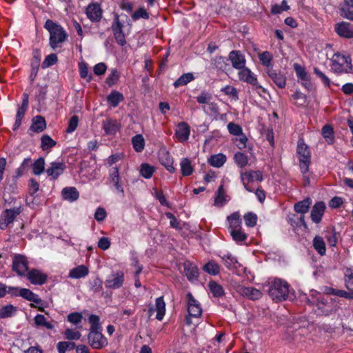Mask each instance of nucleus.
<instances>
[{"instance_id":"8fccbe9b","label":"nucleus","mask_w":353,"mask_h":353,"mask_svg":"<svg viewBox=\"0 0 353 353\" xmlns=\"http://www.w3.org/2000/svg\"><path fill=\"white\" fill-rule=\"evenodd\" d=\"M75 344L73 342L63 341L57 344V349L59 353H65L67 350H73Z\"/></svg>"},{"instance_id":"393cba45","label":"nucleus","mask_w":353,"mask_h":353,"mask_svg":"<svg viewBox=\"0 0 353 353\" xmlns=\"http://www.w3.org/2000/svg\"><path fill=\"white\" fill-rule=\"evenodd\" d=\"M103 128L106 134H115L120 128V124L116 121L108 119L103 121Z\"/></svg>"},{"instance_id":"603ef678","label":"nucleus","mask_w":353,"mask_h":353,"mask_svg":"<svg viewBox=\"0 0 353 353\" xmlns=\"http://www.w3.org/2000/svg\"><path fill=\"white\" fill-rule=\"evenodd\" d=\"M230 234L234 241L241 242L244 241L247 235L241 231V228L236 230H230Z\"/></svg>"},{"instance_id":"1a4fd4ad","label":"nucleus","mask_w":353,"mask_h":353,"mask_svg":"<svg viewBox=\"0 0 353 353\" xmlns=\"http://www.w3.org/2000/svg\"><path fill=\"white\" fill-rule=\"evenodd\" d=\"M123 24L119 21V17L117 14L114 15V23L112 26V32L114 38L120 46L125 43V36L122 30Z\"/></svg>"},{"instance_id":"3c124183","label":"nucleus","mask_w":353,"mask_h":353,"mask_svg":"<svg viewBox=\"0 0 353 353\" xmlns=\"http://www.w3.org/2000/svg\"><path fill=\"white\" fill-rule=\"evenodd\" d=\"M234 158L236 163L241 168H243L248 164V157L243 153L237 152L236 154H235Z\"/></svg>"},{"instance_id":"a19ab883","label":"nucleus","mask_w":353,"mask_h":353,"mask_svg":"<svg viewBox=\"0 0 353 353\" xmlns=\"http://www.w3.org/2000/svg\"><path fill=\"white\" fill-rule=\"evenodd\" d=\"M132 142L133 147L137 152H141L143 150L145 141L141 134L134 136L132 139Z\"/></svg>"},{"instance_id":"e433bc0d","label":"nucleus","mask_w":353,"mask_h":353,"mask_svg":"<svg viewBox=\"0 0 353 353\" xmlns=\"http://www.w3.org/2000/svg\"><path fill=\"white\" fill-rule=\"evenodd\" d=\"M181 170L183 176H186L190 175L193 172V168L190 161L187 158L182 159L181 163Z\"/></svg>"},{"instance_id":"7ed1b4c3","label":"nucleus","mask_w":353,"mask_h":353,"mask_svg":"<svg viewBox=\"0 0 353 353\" xmlns=\"http://www.w3.org/2000/svg\"><path fill=\"white\" fill-rule=\"evenodd\" d=\"M332 69L336 72H348L352 69L351 59L349 57L336 53L332 59Z\"/></svg>"},{"instance_id":"052dcab7","label":"nucleus","mask_w":353,"mask_h":353,"mask_svg":"<svg viewBox=\"0 0 353 353\" xmlns=\"http://www.w3.org/2000/svg\"><path fill=\"white\" fill-rule=\"evenodd\" d=\"M213 63L217 69L221 70H224L228 65L224 60V58L221 56L215 57L213 60Z\"/></svg>"},{"instance_id":"338daca9","label":"nucleus","mask_w":353,"mask_h":353,"mask_svg":"<svg viewBox=\"0 0 353 353\" xmlns=\"http://www.w3.org/2000/svg\"><path fill=\"white\" fill-rule=\"evenodd\" d=\"M294 68L296 71L297 76L301 79H306L309 76L305 70V68L298 63L294 65Z\"/></svg>"},{"instance_id":"4d7b16f0","label":"nucleus","mask_w":353,"mask_h":353,"mask_svg":"<svg viewBox=\"0 0 353 353\" xmlns=\"http://www.w3.org/2000/svg\"><path fill=\"white\" fill-rule=\"evenodd\" d=\"M15 311V307L12 305H6L0 309V318H7Z\"/></svg>"},{"instance_id":"f03ea898","label":"nucleus","mask_w":353,"mask_h":353,"mask_svg":"<svg viewBox=\"0 0 353 353\" xmlns=\"http://www.w3.org/2000/svg\"><path fill=\"white\" fill-rule=\"evenodd\" d=\"M45 28L50 32V45L54 49L57 47V44L63 42L67 34L63 28L59 25L54 23L52 20H47L45 23Z\"/></svg>"},{"instance_id":"680f3d73","label":"nucleus","mask_w":353,"mask_h":353,"mask_svg":"<svg viewBox=\"0 0 353 353\" xmlns=\"http://www.w3.org/2000/svg\"><path fill=\"white\" fill-rule=\"evenodd\" d=\"M78 123H79L78 117L76 115H74L73 117H72L69 121L68 126L66 130V132L68 133H71V132H74L76 130V128H77Z\"/></svg>"},{"instance_id":"6ab92c4d","label":"nucleus","mask_w":353,"mask_h":353,"mask_svg":"<svg viewBox=\"0 0 353 353\" xmlns=\"http://www.w3.org/2000/svg\"><path fill=\"white\" fill-rule=\"evenodd\" d=\"M86 14L92 21H99L102 17V10L99 4H90L87 7Z\"/></svg>"},{"instance_id":"09e8293b","label":"nucleus","mask_w":353,"mask_h":353,"mask_svg":"<svg viewBox=\"0 0 353 353\" xmlns=\"http://www.w3.org/2000/svg\"><path fill=\"white\" fill-rule=\"evenodd\" d=\"M154 171V167L150 165L149 164L143 163L141 165L140 172H141V175L143 177H145L146 179L150 178L152 176Z\"/></svg>"},{"instance_id":"864d4df0","label":"nucleus","mask_w":353,"mask_h":353,"mask_svg":"<svg viewBox=\"0 0 353 353\" xmlns=\"http://www.w3.org/2000/svg\"><path fill=\"white\" fill-rule=\"evenodd\" d=\"M212 99V96L210 93L207 92H203L196 97V101L201 104H209Z\"/></svg>"},{"instance_id":"69168bd1","label":"nucleus","mask_w":353,"mask_h":353,"mask_svg":"<svg viewBox=\"0 0 353 353\" xmlns=\"http://www.w3.org/2000/svg\"><path fill=\"white\" fill-rule=\"evenodd\" d=\"M89 322L91 324L90 331L98 330L100 327L99 317L98 316L94 314L90 315Z\"/></svg>"},{"instance_id":"f257e3e1","label":"nucleus","mask_w":353,"mask_h":353,"mask_svg":"<svg viewBox=\"0 0 353 353\" xmlns=\"http://www.w3.org/2000/svg\"><path fill=\"white\" fill-rule=\"evenodd\" d=\"M268 294L270 296L276 301L285 300L289 294V285L283 280L276 279L269 283Z\"/></svg>"},{"instance_id":"9d476101","label":"nucleus","mask_w":353,"mask_h":353,"mask_svg":"<svg viewBox=\"0 0 353 353\" xmlns=\"http://www.w3.org/2000/svg\"><path fill=\"white\" fill-rule=\"evenodd\" d=\"M90 345L95 349H100L107 345V341L98 330L90 331L88 335Z\"/></svg>"},{"instance_id":"5fc2aeb1","label":"nucleus","mask_w":353,"mask_h":353,"mask_svg":"<svg viewBox=\"0 0 353 353\" xmlns=\"http://www.w3.org/2000/svg\"><path fill=\"white\" fill-rule=\"evenodd\" d=\"M225 198H224V190H223V186L221 185L219 186V189H218V191H217V194L215 197V199H214V204L216 205H219V206H221L223 205L224 202H225Z\"/></svg>"},{"instance_id":"c85d7f7f","label":"nucleus","mask_w":353,"mask_h":353,"mask_svg":"<svg viewBox=\"0 0 353 353\" xmlns=\"http://www.w3.org/2000/svg\"><path fill=\"white\" fill-rule=\"evenodd\" d=\"M46 128V121L41 116H37L32 119L30 129L36 132H41Z\"/></svg>"},{"instance_id":"dca6fc26","label":"nucleus","mask_w":353,"mask_h":353,"mask_svg":"<svg viewBox=\"0 0 353 353\" xmlns=\"http://www.w3.org/2000/svg\"><path fill=\"white\" fill-rule=\"evenodd\" d=\"M65 169V165L63 162H52L50 163V167L46 170V173L53 179H57L63 174Z\"/></svg>"},{"instance_id":"5701e85b","label":"nucleus","mask_w":353,"mask_h":353,"mask_svg":"<svg viewBox=\"0 0 353 353\" xmlns=\"http://www.w3.org/2000/svg\"><path fill=\"white\" fill-rule=\"evenodd\" d=\"M124 276L122 272H117L113 274L111 278L105 281V286L108 288L117 289L119 288L123 283Z\"/></svg>"},{"instance_id":"bb28decb","label":"nucleus","mask_w":353,"mask_h":353,"mask_svg":"<svg viewBox=\"0 0 353 353\" xmlns=\"http://www.w3.org/2000/svg\"><path fill=\"white\" fill-rule=\"evenodd\" d=\"M184 272L188 280H193L198 276V269L190 261H185L183 263Z\"/></svg>"},{"instance_id":"aec40b11","label":"nucleus","mask_w":353,"mask_h":353,"mask_svg":"<svg viewBox=\"0 0 353 353\" xmlns=\"http://www.w3.org/2000/svg\"><path fill=\"white\" fill-rule=\"evenodd\" d=\"M28 95L27 94H24V98L22 101V104L21 107L18 109L17 116H16V121L14 125L13 130H16L18 128L21 123V120L23 118L25 113L28 109Z\"/></svg>"},{"instance_id":"a211bd4d","label":"nucleus","mask_w":353,"mask_h":353,"mask_svg":"<svg viewBox=\"0 0 353 353\" xmlns=\"http://www.w3.org/2000/svg\"><path fill=\"white\" fill-rule=\"evenodd\" d=\"M335 31L341 37L345 38L353 37V26L349 23L341 22L337 23L335 26Z\"/></svg>"},{"instance_id":"f704fd0d","label":"nucleus","mask_w":353,"mask_h":353,"mask_svg":"<svg viewBox=\"0 0 353 353\" xmlns=\"http://www.w3.org/2000/svg\"><path fill=\"white\" fill-rule=\"evenodd\" d=\"M208 287L214 297H221L225 294L223 287L216 281H210Z\"/></svg>"},{"instance_id":"7c9ffc66","label":"nucleus","mask_w":353,"mask_h":353,"mask_svg":"<svg viewBox=\"0 0 353 353\" xmlns=\"http://www.w3.org/2000/svg\"><path fill=\"white\" fill-rule=\"evenodd\" d=\"M19 294L23 298L35 303H41L42 301L41 299L39 298L38 295L34 294L32 291L26 288L21 289Z\"/></svg>"},{"instance_id":"a878e982","label":"nucleus","mask_w":353,"mask_h":353,"mask_svg":"<svg viewBox=\"0 0 353 353\" xmlns=\"http://www.w3.org/2000/svg\"><path fill=\"white\" fill-rule=\"evenodd\" d=\"M268 75L278 87L283 88L285 86V77L281 72H277L274 70H270L268 71Z\"/></svg>"},{"instance_id":"f3484780","label":"nucleus","mask_w":353,"mask_h":353,"mask_svg":"<svg viewBox=\"0 0 353 353\" xmlns=\"http://www.w3.org/2000/svg\"><path fill=\"white\" fill-rule=\"evenodd\" d=\"M237 292L242 296H247L252 300H257L262 296L260 290L252 287L240 286L238 288Z\"/></svg>"},{"instance_id":"13d9d810","label":"nucleus","mask_w":353,"mask_h":353,"mask_svg":"<svg viewBox=\"0 0 353 353\" xmlns=\"http://www.w3.org/2000/svg\"><path fill=\"white\" fill-rule=\"evenodd\" d=\"M57 61H58V58H57V54H50L46 57L45 60L43 61V62L42 63V67L43 68H48L49 66L56 63L57 62Z\"/></svg>"},{"instance_id":"c9c22d12","label":"nucleus","mask_w":353,"mask_h":353,"mask_svg":"<svg viewBox=\"0 0 353 353\" xmlns=\"http://www.w3.org/2000/svg\"><path fill=\"white\" fill-rule=\"evenodd\" d=\"M313 246L319 254L321 256L325 254L326 248L323 238L319 236H316L313 239Z\"/></svg>"},{"instance_id":"72a5a7b5","label":"nucleus","mask_w":353,"mask_h":353,"mask_svg":"<svg viewBox=\"0 0 353 353\" xmlns=\"http://www.w3.org/2000/svg\"><path fill=\"white\" fill-rule=\"evenodd\" d=\"M62 194L65 199L76 201L79 198V192L74 187L65 188L62 190Z\"/></svg>"},{"instance_id":"ea45409f","label":"nucleus","mask_w":353,"mask_h":353,"mask_svg":"<svg viewBox=\"0 0 353 353\" xmlns=\"http://www.w3.org/2000/svg\"><path fill=\"white\" fill-rule=\"evenodd\" d=\"M223 261H224L225 265L229 269H236L238 268V261L235 257L230 254H225L222 256Z\"/></svg>"},{"instance_id":"2eb2a0df","label":"nucleus","mask_w":353,"mask_h":353,"mask_svg":"<svg viewBox=\"0 0 353 353\" xmlns=\"http://www.w3.org/2000/svg\"><path fill=\"white\" fill-rule=\"evenodd\" d=\"M229 60L235 69L241 70L245 68V59L240 51H231L229 54Z\"/></svg>"},{"instance_id":"58836bf2","label":"nucleus","mask_w":353,"mask_h":353,"mask_svg":"<svg viewBox=\"0 0 353 353\" xmlns=\"http://www.w3.org/2000/svg\"><path fill=\"white\" fill-rule=\"evenodd\" d=\"M225 161L226 157L225 155L223 154H218L212 155L209 159V163L214 167L219 168L223 165Z\"/></svg>"},{"instance_id":"6e6d98bb","label":"nucleus","mask_w":353,"mask_h":353,"mask_svg":"<svg viewBox=\"0 0 353 353\" xmlns=\"http://www.w3.org/2000/svg\"><path fill=\"white\" fill-rule=\"evenodd\" d=\"M244 219L248 227H254L256 224L257 216L252 212H248L244 215Z\"/></svg>"},{"instance_id":"4be33fe9","label":"nucleus","mask_w":353,"mask_h":353,"mask_svg":"<svg viewBox=\"0 0 353 353\" xmlns=\"http://www.w3.org/2000/svg\"><path fill=\"white\" fill-rule=\"evenodd\" d=\"M325 205L323 202L316 203L312 208L311 211L312 220L319 223L321 221L322 216L325 212Z\"/></svg>"},{"instance_id":"412c9836","label":"nucleus","mask_w":353,"mask_h":353,"mask_svg":"<svg viewBox=\"0 0 353 353\" xmlns=\"http://www.w3.org/2000/svg\"><path fill=\"white\" fill-rule=\"evenodd\" d=\"M190 129L185 122H181L178 124L175 134L180 141H185L190 136Z\"/></svg>"},{"instance_id":"20e7f679","label":"nucleus","mask_w":353,"mask_h":353,"mask_svg":"<svg viewBox=\"0 0 353 353\" xmlns=\"http://www.w3.org/2000/svg\"><path fill=\"white\" fill-rule=\"evenodd\" d=\"M297 154L300 161V168L303 174L307 172L310 163V152L308 147L303 141H299L297 145Z\"/></svg>"},{"instance_id":"de8ad7c7","label":"nucleus","mask_w":353,"mask_h":353,"mask_svg":"<svg viewBox=\"0 0 353 353\" xmlns=\"http://www.w3.org/2000/svg\"><path fill=\"white\" fill-rule=\"evenodd\" d=\"M203 270L210 274L216 275L219 272V266L218 264L210 261L204 265Z\"/></svg>"},{"instance_id":"ddd939ff","label":"nucleus","mask_w":353,"mask_h":353,"mask_svg":"<svg viewBox=\"0 0 353 353\" xmlns=\"http://www.w3.org/2000/svg\"><path fill=\"white\" fill-rule=\"evenodd\" d=\"M188 312L190 316L199 317L201 315L202 309L199 303L193 297L191 293L187 294Z\"/></svg>"},{"instance_id":"423d86ee","label":"nucleus","mask_w":353,"mask_h":353,"mask_svg":"<svg viewBox=\"0 0 353 353\" xmlns=\"http://www.w3.org/2000/svg\"><path fill=\"white\" fill-rule=\"evenodd\" d=\"M316 305L321 314L325 316L335 312L337 310L336 303L330 298L318 300Z\"/></svg>"},{"instance_id":"9b49d317","label":"nucleus","mask_w":353,"mask_h":353,"mask_svg":"<svg viewBox=\"0 0 353 353\" xmlns=\"http://www.w3.org/2000/svg\"><path fill=\"white\" fill-rule=\"evenodd\" d=\"M241 180L245 188L252 192V189L250 188L248 183L254 181H261L263 180L262 173L260 171H248L241 174Z\"/></svg>"},{"instance_id":"cd10ccee","label":"nucleus","mask_w":353,"mask_h":353,"mask_svg":"<svg viewBox=\"0 0 353 353\" xmlns=\"http://www.w3.org/2000/svg\"><path fill=\"white\" fill-rule=\"evenodd\" d=\"M89 272L88 268L83 265H79L72 269L69 272V276L72 279H80L85 277Z\"/></svg>"},{"instance_id":"37998d69","label":"nucleus","mask_w":353,"mask_h":353,"mask_svg":"<svg viewBox=\"0 0 353 353\" xmlns=\"http://www.w3.org/2000/svg\"><path fill=\"white\" fill-rule=\"evenodd\" d=\"M41 148L43 150H47L56 145V141H54L49 135L44 134L41 137Z\"/></svg>"},{"instance_id":"0eeeda50","label":"nucleus","mask_w":353,"mask_h":353,"mask_svg":"<svg viewBox=\"0 0 353 353\" xmlns=\"http://www.w3.org/2000/svg\"><path fill=\"white\" fill-rule=\"evenodd\" d=\"M148 309V316L150 317L154 311L157 312L156 318L159 321H161L165 314V303L163 300V297L161 296L155 301V308L153 305L150 304Z\"/></svg>"},{"instance_id":"a18cd8bd","label":"nucleus","mask_w":353,"mask_h":353,"mask_svg":"<svg viewBox=\"0 0 353 353\" xmlns=\"http://www.w3.org/2000/svg\"><path fill=\"white\" fill-rule=\"evenodd\" d=\"M45 161L44 159L41 157L38 159L32 165V172L36 175L41 174L44 171Z\"/></svg>"},{"instance_id":"b1692460","label":"nucleus","mask_w":353,"mask_h":353,"mask_svg":"<svg viewBox=\"0 0 353 353\" xmlns=\"http://www.w3.org/2000/svg\"><path fill=\"white\" fill-rule=\"evenodd\" d=\"M28 278L32 284L42 285L46 282L47 276L38 270H32L28 272Z\"/></svg>"},{"instance_id":"4c0bfd02","label":"nucleus","mask_w":353,"mask_h":353,"mask_svg":"<svg viewBox=\"0 0 353 353\" xmlns=\"http://www.w3.org/2000/svg\"><path fill=\"white\" fill-rule=\"evenodd\" d=\"M322 135L325 138L326 142L332 144L334 142V131L331 125H325L322 128Z\"/></svg>"},{"instance_id":"774afa93","label":"nucleus","mask_w":353,"mask_h":353,"mask_svg":"<svg viewBox=\"0 0 353 353\" xmlns=\"http://www.w3.org/2000/svg\"><path fill=\"white\" fill-rule=\"evenodd\" d=\"M259 59L261 63L266 66H268L272 59V57L269 52H263L259 54Z\"/></svg>"},{"instance_id":"39448f33","label":"nucleus","mask_w":353,"mask_h":353,"mask_svg":"<svg viewBox=\"0 0 353 353\" xmlns=\"http://www.w3.org/2000/svg\"><path fill=\"white\" fill-rule=\"evenodd\" d=\"M21 212V208L5 210L0 216V229L5 230L7 228Z\"/></svg>"},{"instance_id":"c03bdc74","label":"nucleus","mask_w":353,"mask_h":353,"mask_svg":"<svg viewBox=\"0 0 353 353\" xmlns=\"http://www.w3.org/2000/svg\"><path fill=\"white\" fill-rule=\"evenodd\" d=\"M194 79V76L192 73H186L181 75L174 83L175 88L180 85H185Z\"/></svg>"},{"instance_id":"2f4dec72","label":"nucleus","mask_w":353,"mask_h":353,"mask_svg":"<svg viewBox=\"0 0 353 353\" xmlns=\"http://www.w3.org/2000/svg\"><path fill=\"white\" fill-rule=\"evenodd\" d=\"M123 99V94L115 90L107 97L108 102L113 107H117Z\"/></svg>"},{"instance_id":"c756f323","label":"nucleus","mask_w":353,"mask_h":353,"mask_svg":"<svg viewBox=\"0 0 353 353\" xmlns=\"http://www.w3.org/2000/svg\"><path fill=\"white\" fill-rule=\"evenodd\" d=\"M230 230H236L241 228V219L239 212H234L228 217Z\"/></svg>"},{"instance_id":"473e14b6","label":"nucleus","mask_w":353,"mask_h":353,"mask_svg":"<svg viewBox=\"0 0 353 353\" xmlns=\"http://www.w3.org/2000/svg\"><path fill=\"white\" fill-rule=\"evenodd\" d=\"M312 202L310 199L307 198L294 205V210L300 214H305L308 212Z\"/></svg>"},{"instance_id":"f8f14e48","label":"nucleus","mask_w":353,"mask_h":353,"mask_svg":"<svg viewBox=\"0 0 353 353\" xmlns=\"http://www.w3.org/2000/svg\"><path fill=\"white\" fill-rule=\"evenodd\" d=\"M239 77L240 80L245 81L252 85L253 86H255L256 88H261L262 91L265 92V89L258 84L256 77L249 68L245 67L244 68L241 69V70L239 72Z\"/></svg>"},{"instance_id":"4468645a","label":"nucleus","mask_w":353,"mask_h":353,"mask_svg":"<svg viewBox=\"0 0 353 353\" xmlns=\"http://www.w3.org/2000/svg\"><path fill=\"white\" fill-rule=\"evenodd\" d=\"M159 158L161 163L171 173L175 172L173 166L174 160L170 153L165 149H161L159 152Z\"/></svg>"},{"instance_id":"bf43d9fd","label":"nucleus","mask_w":353,"mask_h":353,"mask_svg":"<svg viewBox=\"0 0 353 353\" xmlns=\"http://www.w3.org/2000/svg\"><path fill=\"white\" fill-rule=\"evenodd\" d=\"M228 129L230 134L239 136L242 134V128L240 125L230 122L228 125Z\"/></svg>"},{"instance_id":"79ce46f5","label":"nucleus","mask_w":353,"mask_h":353,"mask_svg":"<svg viewBox=\"0 0 353 353\" xmlns=\"http://www.w3.org/2000/svg\"><path fill=\"white\" fill-rule=\"evenodd\" d=\"M34 322L37 326H43L48 330H52L54 327L53 324L47 321L46 317L42 314H37L34 317Z\"/></svg>"},{"instance_id":"6e6552de","label":"nucleus","mask_w":353,"mask_h":353,"mask_svg":"<svg viewBox=\"0 0 353 353\" xmlns=\"http://www.w3.org/2000/svg\"><path fill=\"white\" fill-rule=\"evenodd\" d=\"M28 269V261L25 256L15 254L12 261V270L19 275H23Z\"/></svg>"},{"instance_id":"49530a36","label":"nucleus","mask_w":353,"mask_h":353,"mask_svg":"<svg viewBox=\"0 0 353 353\" xmlns=\"http://www.w3.org/2000/svg\"><path fill=\"white\" fill-rule=\"evenodd\" d=\"M119 170L117 168H114L112 172L110 174V180L114 183L116 189L123 194V190L119 183Z\"/></svg>"},{"instance_id":"e2e57ef3","label":"nucleus","mask_w":353,"mask_h":353,"mask_svg":"<svg viewBox=\"0 0 353 353\" xmlns=\"http://www.w3.org/2000/svg\"><path fill=\"white\" fill-rule=\"evenodd\" d=\"M290 7L287 5L285 0H283L281 5H274L272 7V12L273 14H279L283 11L288 10Z\"/></svg>"},{"instance_id":"0e129e2a","label":"nucleus","mask_w":353,"mask_h":353,"mask_svg":"<svg viewBox=\"0 0 353 353\" xmlns=\"http://www.w3.org/2000/svg\"><path fill=\"white\" fill-rule=\"evenodd\" d=\"M292 97L294 98V100L296 101V104L300 106H303L306 103V96L300 92H296L292 95Z\"/></svg>"}]
</instances>
